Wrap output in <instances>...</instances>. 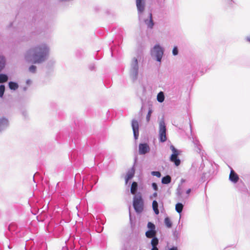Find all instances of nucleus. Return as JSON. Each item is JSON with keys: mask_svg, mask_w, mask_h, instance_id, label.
Segmentation results:
<instances>
[{"mask_svg": "<svg viewBox=\"0 0 250 250\" xmlns=\"http://www.w3.org/2000/svg\"><path fill=\"white\" fill-rule=\"evenodd\" d=\"M18 84L15 82H10L9 83V87L11 90H15L18 89Z\"/></svg>", "mask_w": 250, "mask_h": 250, "instance_id": "16", "label": "nucleus"}, {"mask_svg": "<svg viewBox=\"0 0 250 250\" xmlns=\"http://www.w3.org/2000/svg\"><path fill=\"white\" fill-rule=\"evenodd\" d=\"M153 54L156 56L157 61L160 62L163 55V50L159 45H155L153 49Z\"/></svg>", "mask_w": 250, "mask_h": 250, "instance_id": "5", "label": "nucleus"}, {"mask_svg": "<svg viewBox=\"0 0 250 250\" xmlns=\"http://www.w3.org/2000/svg\"><path fill=\"white\" fill-rule=\"evenodd\" d=\"M136 6L138 11L143 12L145 9V2L144 0H136Z\"/></svg>", "mask_w": 250, "mask_h": 250, "instance_id": "9", "label": "nucleus"}, {"mask_svg": "<svg viewBox=\"0 0 250 250\" xmlns=\"http://www.w3.org/2000/svg\"><path fill=\"white\" fill-rule=\"evenodd\" d=\"M170 148L172 151V154L170 157V160L172 162L174 163L176 166H178L181 163L180 160L178 158V156L179 154V151L173 146H171Z\"/></svg>", "mask_w": 250, "mask_h": 250, "instance_id": "4", "label": "nucleus"}, {"mask_svg": "<svg viewBox=\"0 0 250 250\" xmlns=\"http://www.w3.org/2000/svg\"><path fill=\"white\" fill-rule=\"evenodd\" d=\"M133 206L137 213H141L144 210V202L142 194L139 192L135 194L133 198Z\"/></svg>", "mask_w": 250, "mask_h": 250, "instance_id": "2", "label": "nucleus"}, {"mask_svg": "<svg viewBox=\"0 0 250 250\" xmlns=\"http://www.w3.org/2000/svg\"><path fill=\"white\" fill-rule=\"evenodd\" d=\"M183 208V205L181 203H177L175 206V209L177 212L181 213Z\"/></svg>", "mask_w": 250, "mask_h": 250, "instance_id": "19", "label": "nucleus"}, {"mask_svg": "<svg viewBox=\"0 0 250 250\" xmlns=\"http://www.w3.org/2000/svg\"><path fill=\"white\" fill-rule=\"evenodd\" d=\"M134 173L135 170L133 168H132L127 172L125 178V184H127L128 181L134 177Z\"/></svg>", "mask_w": 250, "mask_h": 250, "instance_id": "10", "label": "nucleus"}, {"mask_svg": "<svg viewBox=\"0 0 250 250\" xmlns=\"http://www.w3.org/2000/svg\"><path fill=\"white\" fill-rule=\"evenodd\" d=\"M152 112V110L151 109H149V110L147 113V114L146 115V121L147 122H148L150 120V116H151Z\"/></svg>", "mask_w": 250, "mask_h": 250, "instance_id": "25", "label": "nucleus"}, {"mask_svg": "<svg viewBox=\"0 0 250 250\" xmlns=\"http://www.w3.org/2000/svg\"><path fill=\"white\" fill-rule=\"evenodd\" d=\"M49 49L46 44H42L28 50L25 58L27 61L34 63H40L43 62L48 54Z\"/></svg>", "mask_w": 250, "mask_h": 250, "instance_id": "1", "label": "nucleus"}, {"mask_svg": "<svg viewBox=\"0 0 250 250\" xmlns=\"http://www.w3.org/2000/svg\"><path fill=\"white\" fill-rule=\"evenodd\" d=\"M152 208L155 213L158 215L159 213L158 209V205L156 201L154 200L152 202Z\"/></svg>", "mask_w": 250, "mask_h": 250, "instance_id": "14", "label": "nucleus"}, {"mask_svg": "<svg viewBox=\"0 0 250 250\" xmlns=\"http://www.w3.org/2000/svg\"><path fill=\"white\" fill-rule=\"evenodd\" d=\"M159 139L161 142H164L167 140L166 127L163 120L159 123Z\"/></svg>", "mask_w": 250, "mask_h": 250, "instance_id": "3", "label": "nucleus"}, {"mask_svg": "<svg viewBox=\"0 0 250 250\" xmlns=\"http://www.w3.org/2000/svg\"><path fill=\"white\" fill-rule=\"evenodd\" d=\"M149 150V146L146 144H140L139 146V153L145 154Z\"/></svg>", "mask_w": 250, "mask_h": 250, "instance_id": "7", "label": "nucleus"}, {"mask_svg": "<svg viewBox=\"0 0 250 250\" xmlns=\"http://www.w3.org/2000/svg\"><path fill=\"white\" fill-rule=\"evenodd\" d=\"M169 250H177V247H173L170 248Z\"/></svg>", "mask_w": 250, "mask_h": 250, "instance_id": "34", "label": "nucleus"}, {"mask_svg": "<svg viewBox=\"0 0 250 250\" xmlns=\"http://www.w3.org/2000/svg\"><path fill=\"white\" fill-rule=\"evenodd\" d=\"M36 69V67L35 65H31L29 67V70L30 71L34 73L35 72V70Z\"/></svg>", "mask_w": 250, "mask_h": 250, "instance_id": "28", "label": "nucleus"}, {"mask_svg": "<svg viewBox=\"0 0 250 250\" xmlns=\"http://www.w3.org/2000/svg\"><path fill=\"white\" fill-rule=\"evenodd\" d=\"M131 125L134 138L135 139H137L139 136V124L138 121L135 120H132Z\"/></svg>", "mask_w": 250, "mask_h": 250, "instance_id": "6", "label": "nucleus"}, {"mask_svg": "<svg viewBox=\"0 0 250 250\" xmlns=\"http://www.w3.org/2000/svg\"><path fill=\"white\" fill-rule=\"evenodd\" d=\"M247 40L250 42V36L247 38Z\"/></svg>", "mask_w": 250, "mask_h": 250, "instance_id": "35", "label": "nucleus"}, {"mask_svg": "<svg viewBox=\"0 0 250 250\" xmlns=\"http://www.w3.org/2000/svg\"><path fill=\"white\" fill-rule=\"evenodd\" d=\"M151 244L152 247H156L158 244V239L155 237L153 238L151 240Z\"/></svg>", "mask_w": 250, "mask_h": 250, "instance_id": "22", "label": "nucleus"}, {"mask_svg": "<svg viewBox=\"0 0 250 250\" xmlns=\"http://www.w3.org/2000/svg\"><path fill=\"white\" fill-rule=\"evenodd\" d=\"M229 179L232 182L236 183L238 181V175L235 172V171L231 169L229 175Z\"/></svg>", "mask_w": 250, "mask_h": 250, "instance_id": "8", "label": "nucleus"}, {"mask_svg": "<svg viewBox=\"0 0 250 250\" xmlns=\"http://www.w3.org/2000/svg\"><path fill=\"white\" fill-rule=\"evenodd\" d=\"M151 250H158V249L157 247H152Z\"/></svg>", "mask_w": 250, "mask_h": 250, "instance_id": "33", "label": "nucleus"}, {"mask_svg": "<svg viewBox=\"0 0 250 250\" xmlns=\"http://www.w3.org/2000/svg\"><path fill=\"white\" fill-rule=\"evenodd\" d=\"M7 123H8V121L6 119H2L0 120V126H1V125H2L4 124L7 125Z\"/></svg>", "mask_w": 250, "mask_h": 250, "instance_id": "26", "label": "nucleus"}, {"mask_svg": "<svg viewBox=\"0 0 250 250\" xmlns=\"http://www.w3.org/2000/svg\"><path fill=\"white\" fill-rule=\"evenodd\" d=\"M138 189V184L136 182H133L131 186L130 192L133 195L136 194V192Z\"/></svg>", "mask_w": 250, "mask_h": 250, "instance_id": "12", "label": "nucleus"}, {"mask_svg": "<svg viewBox=\"0 0 250 250\" xmlns=\"http://www.w3.org/2000/svg\"><path fill=\"white\" fill-rule=\"evenodd\" d=\"M5 90V87L3 85H0V97H2Z\"/></svg>", "mask_w": 250, "mask_h": 250, "instance_id": "24", "label": "nucleus"}, {"mask_svg": "<svg viewBox=\"0 0 250 250\" xmlns=\"http://www.w3.org/2000/svg\"><path fill=\"white\" fill-rule=\"evenodd\" d=\"M157 101L160 103L163 102L165 100V96L163 92H160L157 97Z\"/></svg>", "mask_w": 250, "mask_h": 250, "instance_id": "17", "label": "nucleus"}, {"mask_svg": "<svg viewBox=\"0 0 250 250\" xmlns=\"http://www.w3.org/2000/svg\"><path fill=\"white\" fill-rule=\"evenodd\" d=\"M151 174L159 178L161 176V173L159 171H152L151 172Z\"/></svg>", "mask_w": 250, "mask_h": 250, "instance_id": "27", "label": "nucleus"}, {"mask_svg": "<svg viewBox=\"0 0 250 250\" xmlns=\"http://www.w3.org/2000/svg\"><path fill=\"white\" fill-rule=\"evenodd\" d=\"M133 64L135 65V66H138V61H137V59L135 58H134L133 59Z\"/></svg>", "mask_w": 250, "mask_h": 250, "instance_id": "30", "label": "nucleus"}, {"mask_svg": "<svg viewBox=\"0 0 250 250\" xmlns=\"http://www.w3.org/2000/svg\"><path fill=\"white\" fill-rule=\"evenodd\" d=\"M8 80V77L7 75L3 74H0V83H2L7 82Z\"/></svg>", "mask_w": 250, "mask_h": 250, "instance_id": "21", "label": "nucleus"}, {"mask_svg": "<svg viewBox=\"0 0 250 250\" xmlns=\"http://www.w3.org/2000/svg\"><path fill=\"white\" fill-rule=\"evenodd\" d=\"M156 231L155 230H149L146 232V235L147 238H151L155 237Z\"/></svg>", "mask_w": 250, "mask_h": 250, "instance_id": "13", "label": "nucleus"}, {"mask_svg": "<svg viewBox=\"0 0 250 250\" xmlns=\"http://www.w3.org/2000/svg\"><path fill=\"white\" fill-rule=\"evenodd\" d=\"M178 51L177 47H174L172 50V53L174 55H177L178 54Z\"/></svg>", "mask_w": 250, "mask_h": 250, "instance_id": "29", "label": "nucleus"}, {"mask_svg": "<svg viewBox=\"0 0 250 250\" xmlns=\"http://www.w3.org/2000/svg\"><path fill=\"white\" fill-rule=\"evenodd\" d=\"M145 22L148 28L150 29L153 28L154 23L152 20V15L151 13H150L149 15V20H145Z\"/></svg>", "mask_w": 250, "mask_h": 250, "instance_id": "11", "label": "nucleus"}, {"mask_svg": "<svg viewBox=\"0 0 250 250\" xmlns=\"http://www.w3.org/2000/svg\"><path fill=\"white\" fill-rule=\"evenodd\" d=\"M165 224L166 225V226L168 228H170L172 227V222H171L170 218L168 217L165 218Z\"/></svg>", "mask_w": 250, "mask_h": 250, "instance_id": "18", "label": "nucleus"}, {"mask_svg": "<svg viewBox=\"0 0 250 250\" xmlns=\"http://www.w3.org/2000/svg\"><path fill=\"white\" fill-rule=\"evenodd\" d=\"M152 186L155 190H158V187H157V184L155 183H153L152 184Z\"/></svg>", "mask_w": 250, "mask_h": 250, "instance_id": "31", "label": "nucleus"}, {"mask_svg": "<svg viewBox=\"0 0 250 250\" xmlns=\"http://www.w3.org/2000/svg\"><path fill=\"white\" fill-rule=\"evenodd\" d=\"M5 59L2 57L0 56V72L3 69L5 66Z\"/></svg>", "mask_w": 250, "mask_h": 250, "instance_id": "20", "label": "nucleus"}, {"mask_svg": "<svg viewBox=\"0 0 250 250\" xmlns=\"http://www.w3.org/2000/svg\"><path fill=\"white\" fill-rule=\"evenodd\" d=\"M147 227L149 230H155V225L151 222H148L147 224Z\"/></svg>", "mask_w": 250, "mask_h": 250, "instance_id": "23", "label": "nucleus"}, {"mask_svg": "<svg viewBox=\"0 0 250 250\" xmlns=\"http://www.w3.org/2000/svg\"><path fill=\"white\" fill-rule=\"evenodd\" d=\"M190 192H191V189L190 188H189L187 190L186 193H187V194H189Z\"/></svg>", "mask_w": 250, "mask_h": 250, "instance_id": "32", "label": "nucleus"}, {"mask_svg": "<svg viewBox=\"0 0 250 250\" xmlns=\"http://www.w3.org/2000/svg\"><path fill=\"white\" fill-rule=\"evenodd\" d=\"M171 182V177L169 175L164 177L162 179V183L164 184H167Z\"/></svg>", "mask_w": 250, "mask_h": 250, "instance_id": "15", "label": "nucleus"}]
</instances>
